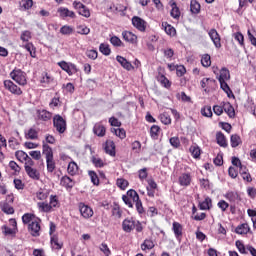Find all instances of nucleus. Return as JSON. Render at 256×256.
I'll return each mask as SVG.
<instances>
[{"instance_id":"69168bd1","label":"nucleus","mask_w":256,"mask_h":256,"mask_svg":"<svg viewBox=\"0 0 256 256\" xmlns=\"http://www.w3.org/2000/svg\"><path fill=\"white\" fill-rule=\"evenodd\" d=\"M170 145L177 149L181 145V141L179 140V137H172L170 138Z\"/></svg>"},{"instance_id":"a18cd8bd","label":"nucleus","mask_w":256,"mask_h":256,"mask_svg":"<svg viewBox=\"0 0 256 256\" xmlns=\"http://www.w3.org/2000/svg\"><path fill=\"white\" fill-rule=\"evenodd\" d=\"M201 64L203 67H211V56L209 54H204L201 58Z\"/></svg>"},{"instance_id":"bb28decb","label":"nucleus","mask_w":256,"mask_h":256,"mask_svg":"<svg viewBox=\"0 0 256 256\" xmlns=\"http://www.w3.org/2000/svg\"><path fill=\"white\" fill-rule=\"evenodd\" d=\"M223 109L225 113H227L228 117L232 119V117H235V108L231 105L229 102H223Z\"/></svg>"},{"instance_id":"dca6fc26","label":"nucleus","mask_w":256,"mask_h":256,"mask_svg":"<svg viewBox=\"0 0 256 256\" xmlns=\"http://www.w3.org/2000/svg\"><path fill=\"white\" fill-rule=\"evenodd\" d=\"M28 229H29L30 234L33 237H39V235H40L39 231H41V225L39 224V221H37V220L32 221L29 224Z\"/></svg>"},{"instance_id":"0e129e2a","label":"nucleus","mask_w":256,"mask_h":256,"mask_svg":"<svg viewBox=\"0 0 256 256\" xmlns=\"http://www.w3.org/2000/svg\"><path fill=\"white\" fill-rule=\"evenodd\" d=\"M21 41L27 42L31 39V32L29 30H25L22 32L20 36Z\"/></svg>"},{"instance_id":"6e6552de","label":"nucleus","mask_w":256,"mask_h":256,"mask_svg":"<svg viewBox=\"0 0 256 256\" xmlns=\"http://www.w3.org/2000/svg\"><path fill=\"white\" fill-rule=\"evenodd\" d=\"M60 68L68 73V75H75L77 73V66L73 63H67L66 61L58 62Z\"/></svg>"},{"instance_id":"4c0bfd02","label":"nucleus","mask_w":256,"mask_h":256,"mask_svg":"<svg viewBox=\"0 0 256 256\" xmlns=\"http://www.w3.org/2000/svg\"><path fill=\"white\" fill-rule=\"evenodd\" d=\"M111 132L114 133L116 137H119V139H125L126 137V132L123 128H112Z\"/></svg>"},{"instance_id":"13d9d810","label":"nucleus","mask_w":256,"mask_h":256,"mask_svg":"<svg viewBox=\"0 0 256 256\" xmlns=\"http://www.w3.org/2000/svg\"><path fill=\"white\" fill-rule=\"evenodd\" d=\"M234 39L238 41L239 45L244 46L245 45V37L240 32L234 33L233 35Z\"/></svg>"},{"instance_id":"8fccbe9b","label":"nucleus","mask_w":256,"mask_h":256,"mask_svg":"<svg viewBox=\"0 0 256 256\" xmlns=\"http://www.w3.org/2000/svg\"><path fill=\"white\" fill-rule=\"evenodd\" d=\"M110 43L114 46V47H123V41L120 40L119 37L117 36H112L110 38Z\"/></svg>"},{"instance_id":"5fc2aeb1","label":"nucleus","mask_w":256,"mask_h":256,"mask_svg":"<svg viewBox=\"0 0 256 256\" xmlns=\"http://www.w3.org/2000/svg\"><path fill=\"white\" fill-rule=\"evenodd\" d=\"M153 247H155V244L151 240H145L141 245L142 251H147V249H153Z\"/></svg>"},{"instance_id":"5701e85b","label":"nucleus","mask_w":256,"mask_h":256,"mask_svg":"<svg viewBox=\"0 0 256 256\" xmlns=\"http://www.w3.org/2000/svg\"><path fill=\"white\" fill-rule=\"evenodd\" d=\"M18 5L20 11H29L33 7V0H19Z\"/></svg>"},{"instance_id":"f3484780","label":"nucleus","mask_w":256,"mask_h":256,"mask_svg":"<svg viewBox=\"0 0 256 256\" xmlns=\"http://www.w3.org/2000/svg\"><path fill=\"white\" fill-rule=\"evenodd\" d=\"M25 172L28 177L34 181H39V179H41V173L36 168H33V166L25 168Z\"/></svg>"},{"instance_id":"864d4df0","label":"nucleus","mask_w":256,"mask_h":256,"mask_svg":"<svg viewBox=\"0 0 256 256\" xmlns=\"http://www.w3.org/2000/svg\"><path fill=\"white\" fill-rule=\"evenodd\" d=\"M201 114L203 117H213V111L211 110V106H205L201 109Z\"/></svg>"},{"instance_id":"a211bd4d","label":"nucleus","mask_w":256,"mask_h":256,"mask_svg":"<svg viewBox=\"0 0 256 256\" xmlns=\"http://www.w3.org/2000/svg\"><path fill=\"white\" fill-rule=\"evenodd\" d=\"M116 61L123 67V69H126V71H133L134 67L131 62H129L125 57L123 56H116Z\"/></svg>"},{"instance_id":"7c9ffc66","label":"nucleus","mask_w":256,"mask_h":256,"mask_svg":"<svg viewBox=\"0 0 256 256\" xmlns=\"http://www.w3.org/2000/svg\"><path fill=\"white\" fill-rule=\"evenodd\" d=\"M189 151L194 159H199L201 157V148H199L197 144L190 146Z\"/></svg>"},{"instance_id":"49530a36","label":"nucleus","mask_w":256,"mask_h":256,"mask_svg":"<svg viewBox=\"0 0 256 256\" xmlns=\"http://www.w3.org/2000/svg\"><path fill=\"white\" fill-rule=\"evenodd\" d=\"M200 209L202 211H207V209H211V198H205V200L200 203Z\"/></svg>"},{"instance_id":"e2e57ef3","label":"nucleus","mask_w":256,"mask_h":256,"mask_svg":"<svg viewBox=\"0 0 256 256\" xmlns=\"http://www.w3.org/2000/svg\"><path fill=\"white\" fill-rule=\"evenodd\" d=\"M38 135L39 132H37L35 128H31L28 130L26 137H28V139H37Z\"/></svg>"},{"instance_id":"bf43d9fd","label":"nucleus","mask_w":256,"mask_h":256,"mask_svg":"<svg viewBox=\"0 0 256 256\" xmlns=\"http://www.w3.org/2000/svg\"><path fill=\"white\" fill-rule=\"evenodd\" d=\"M88 175H89L93 185H98L99 184V177L97 176V173H95V171H89Z\"/></svg>"},{"instance_id":"de8ad7c7","label":"nucleus","mask_w":256,"mask_h":256,"mask_svg":"<svg viewBox=\"0 0 256 256\" xmlns=\"http://www.w3.org/2000/svg\"><path fill=\"white\" fill-rule=\"evenodd\" d=\"M126 195L130 198L132 203H135L136 201L139 200V194L135 190H129Z\"/></svg>"},{"instance_id":"6e6d98bb","label":"nucleus","mask_w":256,"mask_h":256,"mask_svg":"<svg viewBox=\"0 0 256 256\" xmlns=\"http://www.w3.org/2000/svg\"><path fill=\"white\" fill-rule=\"evenodd\" d=\"M41 83H45L46 85L53 83V76H50L49 73H43Z\"/></svg>"},{"instance_id":"f03ea898","label":"nucleus","mask_w":256,"mask_h":256,"mask_svg":"<svg viewBox=\"0 0 256 256\" xmlns=\"http://www.w3.org/2000/svg\"><path fill=\"white\" fill-rule=\"evenodd\" d=\"M43 155L46 157L47 171L53 173L55 171V160H53V149L47 144L43 145Z\"/></svg>"},{"instance_id":"423d86ee","label":"nucleus","mask_w":256,"mask_h":256,"mask_svg":"<svg viewBox=\"0 0 256 256\" xmlns=\"http://www.w3.org/2000/svg\"><path fill=\"white\" fill-rule=\"evenodd\" d=\"M73 7L74 9L78 10L79 15H82V17H86V19H88V17H91V12L89 11V8H87V6H85L83 3L79 1H74Z\"/></svg>"},{"instance_id":"f704fd0d","label":"nucleus","mask_w":256,"mask_h":256,"mask_svg":"<svg viewBox=\"0 0 256 256\" xmlns=\"http://www.w3.org/2000/svg\"><path fill=\"white\" fill-rule=\"evenodd\" d=\"M215 83V80L211 79V78H203L200 82L201 88L204 89V91H207V89H209V87Z\"/></svg>"},{"instance_id":"58836bf2","label":"nucleus","mask_w":256,"mask_h":256,"mask_svg":"<svg viewBox=\"0 0 256 256\" xmlns=\"http://www.w3.org/2000/svg\"><path fill=\"white\" fill-rule=\"evenodd\" d=\"M99 51L102 53V55L109 56L111 55V48L109 47V44L102 43L99 46Z\"/></svg>"},{"instance_id":"09e8293b","label":"nucleus","mask_w":256,"mask_h":256,"mask_svg":"<svg viewBox=\"0 0 256 256\" xmlns=\"http://www.w3.org/2000/svg\"><path fill=\"white\" fill-rule=\"evenodd\" d=\"M36 197L39 201H45L49 197V192L47 190H40L36 193Z\"/></svg>"},{"instance_id":"6ab92c4d","label":"nucleus","mask_w":256,"mask_h":256,"mask_svg":"<svg viewBox=\"0 0 256 256\" xmlns=\"http://www.w3.org/2000/svg\"><path fill=\"white\" fill-rule=\"evenodd\" d=\"M93 133L94 135H97V137H105L107 128H105L101 122H98L93 127Z\"/></svg>"},{"instance_id":"9d476101","label":"nucleus","mask_w":256,"mask_h":256,"mask_svg":"<svg viewBox=\"0 0 256 256\" xmlns=\"http://www.w3.org/2000/svg\"><path fill=\"white\" fill-rule=\"evenodd\" d=\"M132 25L133 27L138 29V31H145V29H147V22H145V20H143L139 16H134L132 18Z\"/></svg>"},{"instance_id":"c03bdc74","label":"nucleus","mask_w":256,"mask_h":256,"mask_svg":"<svg viewBox=\"0 0 256 256\" xmlns=\"http://www.w3.org/2000/svg\"><path fill=\"white\" fill-rule=\"evenodd\" d=\"M29 156L28 153L23 152L22 150H18L15 152V157L18 159V161H21V163L25 162V159Z\"/></svg>"},{"instance_id":"a19ab883","label":"nucleus","mask_w":256,"mask_h":256,"mask_svg":"<svg viewBox=\"0 0 256 256\" xmlns=\"http://www.w3.org/2000/svg\"><path fill=\"white\" fill-rule=\"evenodd\" d=\"M158 81H159V83H161V85H163V87H165L166 89H169V87H171V82H170L169 79H167V77H165L164 75H159V76H158Z\"/></svg>"},{"instance_id":"a878e982","label":"nucleus","mask_w":256,"mask_h":256,"mask_svg":"<svg viewBox=\"0 0 256 256\" xmlns=\"http://www.w3.org/2000/svg\"><path fill=\"white\" fill-rule=\"evenodd\" d=\"M37 117L38 119H41V121H50L52 114L47 110H38Z\"/></svg>"},{"instance_id":"4be33fe9","label":"nucleus","mask_w":256,"mask_h":256,"mask_svg":"<svg viewBox=\"0 0 256 256\" xmlns=\"http://www.w3.org/2000/svg\"><path fill=\"white\" fill-rule=\"evenodd\" d=\"M225 198L230 201V203H238V201H241V196H239V193L235 191H228L225 194Z\"/></svg>"},{"instance_id":"7ed1b4c3","label":"nucleus","mask_w":256,"mask_h":256,"mask_svg":"<svg viewBox=\"0 0 256 256\" xmlns=\"http://www.w3.org/2000/svg\"><path fill=\"white\" fill-rule=\"evenodd\" d=\"M10 77L21 87H25V85H27V73L23 72L21 69L15 68L12 72H10Z\"/></svg>"},{"instance_id":"aec40b11","label":"nucleus","mask_w":256,"mask_h":256,"mask_svg":"<svg viewBox=\"0 0 256 256\" xmlns=\"http://www.w3.org/2000/svg\"><path fill=\"white\" fill-rule=\"evenodd\" d=\"M50 245L54 251H60V249H63V242L59 241V236L57 235L51 236Z\"/></svg>"},{"instance_id":"4468645a","label":"nucleus","mask_w":256,"mask_h":256,"mask_svg":"<svg viewBox=\"0 0 256 256\" xmlns=\"http://www.w3.org/2000/svg\"><path fill=\"white\" fill-rule=\"evenodd\" d=\"M122 37L124 41H126L127 43H131V45H137V42H138L137 35H135L133 32L123 31Z\"/></svg>"},{"instance_id":"338daca9","label":"nucleus","mask_w":256,"mask_h":256,"mask_svg":"<svg viewBox=\"0 0 256 256\" xmlns=\"http://www.w3.org/2000/svg\"><path fill=\"white\" fill-rule=\"evenodd\" d=\"M100 251H102V253H104L105 256L111 255V250L109 249V246H107V244L105 243H102L100 245Z\"/></svg>"},{"instance_id":"412c9836","label":"nucleus","mask_w":256,"mask_h":256,"mask_svg":"<svg viewBox=\"0 0 256 256\" xmlns=\"http://www.w3.org/2000/svg\"><path fill=\"white\" fill-rule=\"evenodd\" d=\"M235 233L238 235H247V233H251V227L247 223L240 224L236 227Z\"/></svg>"},{"instance_id":"c85d7f7f","label":"nucleus","mask_w":256,"mask_h":256,"mask_svg":"<svg viewBox=\"0 0 256 256\" xmlns=\"http://www.w3.org/2000/svg\"><path fill=\"white\" fill-rule=\"evenodd\" d=\"M170 5L172 7L170 12L171 17H173V19H179V17H181V11L179 10V7H177V3L172 2Z\"/></svg>"},{"instance_id":"393cba45","label":"nucleus","mask_w":256,"mask_h":256,"mask_svg":"<svg viewBox=\"0 0 256 256\" xmlns=\"http://www.w3.org/2000/svg\"><path fill=\"white\" fill-rule=\"evenodd\" d=\"M105 151L111 157H115V143L111 140L106 141Z\"/></svg>"},{"instance_id":"0eeeda50","label":"nucleus","mask_w":256,"mask_h":256,"mask_svg":"<svg viewBox=\"0 0 256 256\" xmlns=\"http://www.w3.org/2000/svg\"><path fill=\"white\" fill-rule=\"evenodd\" d=\"M9 223L11 227L4 225L2 226V232L4 235H16L17 234V220L10 219Z\"/></svg>"},{"instance_id":"f8f14e48","label":"nucleus","mask_w":256,"mask_h":256,"mask_svg":"<svg viewBox=\"0 0 256 256\" xmlns=\"http://www.w3.org/2000/svg\"><path fill=\"white\" fill-rule=\"evenodd\" d=\"M79 211L84 219H91V216L93 215V209L84 203L79 204Z\"/></svg>"},{"instance_id":"ea45409f","label":"nucleus","mask_w":256,"mask_h":256,"mask_svg":"<svg viewBox=\"0 0 256 256\" xmlns=\"http://www.w3.org/2000/svg\"><path fill=\"white\" fill-rule=\"evenodd\" d=\"M76 33H78L79 35H89V33H91V29H89V27L85 25H80L77 26Z\"/></svg>"},{"instance_id":"ddd939ff","label":"nucleus","mask_w":256,"mask_h":256,"mask_svg":"<svg viewBox=\"0 0 256 256\" xmlns=\"http://www.w3.org/2000/svg\"><path fill=\"white\" fill-rule=\"evenodd\" d=\"M135 223L136 221L133 218H126L122 222V229L125 231V233H131L133 229H135Z\"/></svg>"},{"instance_id":"9b49d317","label":"nucleus","mask_w":256,"mask_h":256,"mask_svg":"<svg viewBox=\"0 0 256 256\" xmlns=\"http://www.w3.org/2000/svg\"><path fill=\"white\" fill-rule=\"evenodd\" d=\"M191 181H193V177H191V174L189 173H182L178 178L180 187H189Z\"/></svg>"},{"instance_id":"473e14b6","label":"nucleus","mask_w":256,"mask_h":256,"mask_svg":"<svg viewBox=\"0 0 256 256\" xmlns=\"http://www.w3.org/2000/svg\"><path fill=\"white\" fill-rule=\"evenodd\" d=\"M216 140L220 147H227V138H225V135L223 133L218 132L216 134Z\"/></svg>"},{"instance_id":"2eb2a0df","label":"nucleus","mask_w":256,"mask_h":256,"mask_svg":"<svg viewBox=\"0 0 256 256\" xmlns=\"http://www.w3.org/2000/svg\"><path fill=\"white\" fill-rule=\"evenodd\" d=\"M58 13L61 19H67V17H69L70 19H75V17H77V15H75V12L65 7L58 8Z\"/></svg>"},{"instance_id":"f257e3e1","label":"nucleus","mask_w":256,"mask_h":256,"mask_svg":"<svg viewBox=\"0 0 256 256\" xmlns=\"http://www.w3.org/2000/svg\"><path fill=\"white\" fill-rule=\"evenodd\" d=\"M37 207L41 213H51L59 207V198L57 195H51L49 203L38 202Z\"/></svg>"},{"instance_id":"c9c22d12","label":"nucleus","mask_w":256,"mask_h":256,"mask_svg":"<svg viewBox=\"0 0 256 256\" xmlns=\"http://www.w3.org/2000/svg\"><path fill=\"white\" fill-rule=\"evenodd\" d=\"M173 231L175 237L179 238L181 235H183V226H181L179 222H173Z\"/></svg>"},{"instance_id":"2f4dec72","label":"nucleus","mask_w":256,"mask_h":256,"mask_svg":"<svg viewBox=\"0 0 256 256\" xmlns=\"http://www.w3.org/2000/svg\"><path fill=\"white\" fill-rule=\"evenodd\" d=\"M60 184L63 186V187H66L68 189H71L73 188V185H75V182H73V180L68 177V176H64L62 177L61 181H60Z\"/></svg>"},{"instance_id":"20e7f679","label":"nucleus","mask_w":256,"mask_h":256,"mask_svg":"<svg viewBox=\"0 0 256 256\" xmlns=\"http://www.w3.org/2000/svg\"><path fill=\"white\" fill-rule=\"evenodd\" d=\"M53 125L58 131V133L62 134L64 131H67V121L61 117V115L57 114L53 118Z\"/></svg>"},{"instance_id":"39448f33","label":"nucleus","mask_w":256,"mask_h":256,"mask_svg":"<svg viewBox=\"0 0 256 256\" xmlns=\"http://www.w3.org/2000/svg\"><path fill=\"white\" fill-rule=\"evenodd\" d=\"M3 85L7 91L12 93V95H17V96L23 95V90H21V88L19 86H17V84H14L13 81L4 80Z\"/></svg>"},{"instance_id":"37998d69","label":"nucleus","mask_w":256,"mask_h":256,"mask_svg":"<svg viewBox=\"0 0 256 256\" xmlns=\"http://www.w3.org/2000/svg\"><path fill=\"white\" fill-rule=\"evenodd\" d=\"M161 131V128L157 125H153L150 129V135L152 139H157L159 137V133Z\"/></svg>"},{"instance_id":"72a5a7b5","label":"nucleus","mask_w":256,"mask_h":256,"mask_svg":"<svg viewBox=\"0 0 256 256\" xmlns=\"http://www.w3.org/2000/svg\"><path fill=\"white\" fill-rule=\"evenodd\" d=\"M231 79V74L227 68H222L220 70L219 81H229Z\"/></svg>"},{"instance_id":"cd10ccee","label":"nucleus","mask_w":256,"mask_h":256,"mask_svg":"<svg viewBox=\"0 0 256 256\" xmlns=\"http://www.w3.org/2000/svg\"><path fill=\"white\" fill-rule=\"evenodd\" d=\"M190 11L194 15L199 14V12L201 11V4H199V2L197 0H191L190 1Z\"/></svg>"},{"instance_id":"4d7b16f0","label":"nucleus","mask_w":256,"mask_h":256,"mask_svg":"<svg viewBox=\"0 0 256 256\" xmlns=\"http://www.w3.org/2000/svg\"><path fill=\"white\" fill-rule=\"evenodd\" d=\"M161 51L164 54V57H166V59H173V55H175V51H173V49L171 48H165Z\"/></svg>"},{"instance_id":"1a4fd4ad","label":"nucleus","mask_w":256,"mask_h":256,"mask_svg":"<svg viewBox=\"0 0 256 256\" xmlns=\"http://www.w3.org/2000/svg\"><path fill=\"white\" fill-rule=\"evenodd\" d=\"M208 35H209L211 41L213 42V44L215 45V48L220 49V47H221V36H219V32H217L216 29H211L208 32Z\"/></svg>"},{"instance_id":"052dcab7","label":"nucleus","mask_w":256,"mask_h":256,"mask_svg":"<svg viewBox=\"0 0 256 256\" xmlns=\"http://www.w3.org/2000/svg\"><path fill=\"white\" fill-rule=\"evenodd\" d=\"M116 183L117 186L123 190L127 189V187L129 186V182L123 178H119Z\"/></svg>"},{"instance_id":"774afa93","label":"nucleus","mask_w":256,"mask_h":256,"mask_svg":"<svg viewBox=\"0 0 256 256\" xmlns=\"http://www.w3.org/2000/svg\"><path fill=\"white\" fill-rule=\"evenodd\" d=\"M33 214L27 213L22 216V221L25 225L29 224L31 221H33Z\"/></svg>"},{"instance_id":"79ce46f5","label":"nucleus","mask_w":256,"mask_h":256,"mask_svg":"<svg viewBox=\"0 0 256 256\" xmlns=\"http://www.w3.org/2000/svg\"><path fill=\"white\" fill-rule=\"evenodd\" d=\"M159 119L163 125H171V116L167 113H162L159 116Z\"/></svg>"},{"instance_id":"b1692460","label":"nucleus","mask_w":256,"mask_h":256,"mask_svg":"<svg viewBox=\"0 0 256 256\" xmlns=\"http://www.w3.org/2000/svg\"><path fill=\"white\" fill-rule=\"evenodd\" d=\"M162 27L167 35H170V37H175L177 34V30H175V27L171 26L167 22L162 23Z\"/></svg>"},{"instance_id":"c756f323","label":"nucleus","mask_w":256,"mask_h":256,"mask_svg":"<svg viewBox=\"0 0 256 256\" xmlns=\"http://www.w3.org/2000/svg\"><path fill=\"white\" fill-rule=\"evenodd\" d=\"M79 166L74 161H70L68 164L67 172L69 175H77Z\"/></svg>"},{"instance_id":"680f3d73","label":"nucleus","mask_w":256,"mask_h":256,"mask_svg":"<svg viewBox=\"0 0 256 256\" xmlns=\"http://www.w3.org/2000/svg\"><path fill=\"white\" fill-rule=\"evenodd\" d=\"M3 213H6V215H13L15 213V209L11 207L9 204H4L2 206Z\"/></svg>"},{"instance_id":"603ef678","label":"nucleus","mask_w":256,"mask_h":256,"mask_svg":"<svg viewBox=\"0 0 256 256\" xmlns=\"http://www.w3.org/2000/svg\"><path fill=\"white\" fill-rule=\"evenodd\" d=\"M60 33L62 35H71L73 33V27L69 25H64L60 28Z\"/></svg>"},{"instance_id":"3c124183","label":"nucleus","mask_w":256,"mask_h":256,"mask_svg":"<svg viewBox=\"0 0 256 256\" xmlns=\"http://www.w3.org/2000/svg\"><path fill=\"white\" fill-rule=\"evenodd\" d=\"M24 48L26 49V51H28V53H30L31 57H33V58L36 57L35 46H33L32 43L25 44Z\"/></svg>"},{"instance_id":"e433bc0d","label":"nucleus","mask_w":256,"mask_h":256,"mask_svg":"<svg viewBox=\"0 0 256 256\" xmlns=\"http://www.w3.org/2000/svg\"><path fill=\"white\" fill-rule=\"evenodd\" d=\"M231 147H239L241 145V136L233 134L230 138Z\"/></svg>"}]
</instances>
